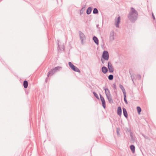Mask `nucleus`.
Instances as JSON below:
<instances>
[{
  "mask_svg": "<svg viewBox=\"0 0 156 156\" xmlns=\"http://www.w3.org/2000/svg\"><path fill=\"white\" fill-rule=\"evenodd\" d=\"M138 13L137 11L133 7L131 8V11L128 16L129 20L132 23H134L137 19Z\"/></svg>",
  "mask_w": 156,
  "mask_h": 156,
  "instance_id": "f257e3e1",
  "label": "nucleus"
},
{
  "mask_svg": "<svg viewBox=\"0 0 156 156\" xmlns=\"http://www.w3.org/2000/svg\"><path fill=\"white\" fill-rule=\"evenodd\" d=\"M69 65L70 67L73 71L76 72H77L79 73H80L81 72L80 70L77 67L74 65L71 62H69Z\"/></svg>",
  "mask_w": 156,
  "mask_h": 156,
  "instance_id": "f03ea898",
  "label": "nucleus"
},
{
  "mask_svg": "<svg viewBox=\"0 0 156 156\" xmlns=\"http://www.w3.org/2000/svg\"><path fill=\"white\" fill-rule=\"evenodd\" d=\"M79 34L81 43L83 44V41L86 39V37L84 34L81 31H79Z\"/></svg>",
  "mask_w": 156,
  "mask_h": 156,
  "instance_id": "7ed1b4c3",
  "label": "nucleus"
},
{
  "mask_svg": "<svg viewBox=\"0 0 156 156\" xmlns=\"http://www.w3.org/2000/svg\"><path fill=\"white\" fill-rule=\"evenodd\" d=\"M102 57L105 60H108L109 58V55L108 52L107 51H104L103 52Z\"/></svg>",
  "mask_w": 156,
  "mask_h": 156,
  "instance_id": "20e7f679",
  "label": "nucleus"
},
{
  "mask_svg": "<svg viewBox=\"0 0 156 156\" xmlns=\"http://www.w3.org/2000/svg\"><path fill=\"white\" fill-rule=\"evenodd\" d=\"M108 67L109 71L110 73H113L114 71V68L113 66L110 62H108Z\"/></svg>",
  "mask_w": 156,
  "mask_h": 156,
  "instance_id": "39448f33",
  "label": "nucleus"
},
{
  "mask_svg": "<svg viewBox=\"0 0 156 156\" xmlns=\"http://www.w3.org/2000/svg\"><path fill=\"white\" fill-rule=\"evenodd\" d=\"M115 25L116 27H119V23L120 22V17L119 16L117 18L115 19Z\"/></svg>",
  "mask_w": 156,
  "mask_h": 156,
  "instance_id": "423d86ee",
  "label": "nucleus"
},
{
  "mask_svg": "<svg viewBox=\"0 0 156 156\" xmlns=\"http://www.w3.org/2000/svg\"><path fill=\"white\" fill-rule=\"evenodd\" d=\"M100 97L101 101L102 103V105L104 108H106V104L105 100L104 97L100 94Z\"/></svg>",
  "mask_w": 156,
  "mask_h": 156,
  "instance_id": "0eeeda50",
  "label": "nucleus"
},
{
  "mask_svg": "<svg viewBox=\"0 0 156 156\" xmlns=\"http://www.w3.org/2000/svg\"><path fill=\"white\" fill-rule=\"evenodd\" d=\"M114 32L112 31L110 32L109 36V41H112L114 40Z\"/></svg>",
  "mask_w": 156,
  "mask_h": 156,
  "instance_id": "6e6552de",
  "label": "nucleus"
},
{
  "mask_svg": "<svg viewBox=\"0 0 156 156\" xmlns=\"http://www.w3.org/2000/svg\"><path fill=\"white\" fill-rule=\"evenodd\" d=\"M103 89L105 90V94L106 96L111 95L110 91L108 88H105V87H104Z\"/></svg>",
  "mask_w": 156,
  "mask_h": 156,
  "instance_id": "1a4fd4ad",
  "label": "nucleus"
},
{
  "mask_svg": "<svg viewBox=\"0 0 156 156\" xmlns=\"http://www.w3.org/2000/svg\"><path fill=\"white\" fill-rule=\"evenodd\" d=\"M108 69L105 66H103L102 67L101 71L104 74H106L108 71Z\"/></svg>",
  "mask_w": 156,
  "mask_h": 156,
  "instance_id": "9d476101",
  "label": "nucleus"
},
{
  "mask_svg": "<svg viewBox=\"0 0 156 156\" xmlns=\"http://www.w3.org/2000/svg\"><path fill=\"white\" fill-rule=\"evenodd\" d=\"M123 112L124 116L126 118L128 117V114L126 109L125 108H123Z\"/></svg>",
  "mask_w": 156,
  "mask_h": 156,
  "instance_id": "9b49d317",
  "label": "nucleus"
},
{
  "mask_svg": "<svg viewBox=\"0 0 156 156\" xmlns=\"http://www.w3.org/2000/svg\"><path fill=\"white\" fill-rule=\"evenodd\" d=\"M93 39L95 43L97 45H98L99 44L98 40L96 37L95 36H94L93 37Z\"/></svg>",
  "mask_w": 156,
  "mask_h": 156,
  "instance_id": "f8f14e48",
  "label": "nucleus"
},
{
  "mask_svg": "<svg viewBox=\"0 0 156 156\" xmlns=\"http://www.w3.org/2000/svg\"><path fill=\"white\" fill-rule=\"evenodd\" d=\"M109 102L111 103H113V100L112 99L111 95H108L107 96H106Z\"/></svg>",
  "mask_w": 156,
  "mask_h": 156,
  "instance_id": "ddd939ff",
  "label": "nucleus"
},
{
  "mask_svg": "<svg viewBox=\"0 0 156 156\" xmlns=\"http://www.w3.org/2000/svg\"><path fill=\"white\" fill-rule=\"evenodd\" d=\"M122 109L120 107H119L117 108V113L118 115L120 116L122 114Z\"/></svg>",
  "mask_w": 156,
  "mask_h": 156,
  "instance_id": "4468645a",
  "label": "nucleus"
},
{
  "mask_svg": "<svg viewBox=\"0 0 156 156\" xmlns=\"http://www.w3.org/2000/svg\"><path fill=\"white\" fill-rule=\"evenodd\" d=\"M119 87L120 88V89H121V90H122L123 94H126V91L125 90V89L124 88V87H123V86L121 84H120L119 85Z\"/></svg>",
  "mask_w": 156,
  "mask_h": 156,
  "instance_id": "2eb2a0df",
  "label": "nucleus"
},
{
  "mask_svg": "<svg viewBox=\"0 0 156 156\" xmlns=\"http://www.w3.org/2000/svg\"><path fill=\"white\" fill-rule=\"evenodd\" d=\"M56 72L59 71L61 69H62V67L61 66H57L53 68Z\"/></svg>",
  "mask_w": 156,
  "mask_h": 156,
  "instance_id": "dca6fc26",
  "label": "nucleus"
},
{
  "mask_svg": "<svg viewBox=\"0 0 156 156\" xmlns=\"http://www.w3.org/2000/svg\"><path fill=\"white\" fill-rule=\"evenodd\" d=\"M92 10V9L91 7H88L86 13L88 15L90 14L91 13Z\"/></svg>",
  "mask_w": 156,
  "mask_h": 156,
  "instance_id": "f3484780",
  "label": "nucleus"
},
{
  "mask_svg": "<svg viewBox=\"0 0 156 156\" xmlns=\"http://www.w3.org/2000/svg\"><path fill=\"white\" fill-rule=\"evenodd\" d=\"M23 85L25 88H26L28 87V82L27 80H24L23 82Z\"/></svg>",
  "mask_w": 156,
  "mask_h": 156,
  "instance_id": "a211bd4d",
  "label": "nucleus"
},
{
  "mask_svg": "<svg viewBox=\"0 0 156 156\" xmlns=\"http://www.w3.org/2000/svg\"><path fill=\"white\" fill-rule=\"evenodd\" d=\"M130 149L133 153H134L135 151V147L134 145H132L130 146Z\"/></svg>",
  "mask_w": 156,
  "mask_h": 156,
  "instance_id": "6ab92c4d",
  "label": "nucleus"
},
{
  "mask_svg": "<svg viewBox=\"0 0 156 156\" xmlns=\"http://www.w3.org/2000/svg\"><path fill=\"white\" fill-rule=\"evenodd\" d=\"M137 110L138 114L140 115V112H141L142 110L140 107L139 106H137L136 107Z\"/></svg>",
  "mask_w": 156,
  "mask_h": 156,
  "instance_id": "aec40b11",
  "label": "nucleus"
},
{
  "mask_svg": "<svg viewBox=\"0 0 156 156\" xmlns=\"http://www.w3.org/2000/svg\"><path fill=\"white\" fill-rule=\"evenodd\" d=\"M54 74L53 73V72L51 71V70L47 74V76L48 77H49V76H51L52 75H53Z\"/></svg>",
  "mask_w": 156,
  "mask_h": 156,
  "instance_id": "412c9836",
  "label": "nucleus"
},
{
  "mask_svg": "<svg viewBox=\"0 0 156 156\" xmlns=\"http://www.w3.org/2000/svg\"><path fill=\"white\" fill-rule=\"evenodd\" d=\"M98 9L96 8H94L93 9V13L94 14H98Z\"/></svg>",
  "mask_w": 156,
  "mask_h": 156,
  "instance_id": "4be33fe9",
  "label": "nucleus"
},
{
  "mask_svg": "<svg viewBox=\"0 0 156 156\" xmlns=\"http://www.w3.org/2000/svg\"><path fill=\"white\" fill-rule=\"evenodd\" d=\"M123 95H124V101L125 103L126 104H128V102H127V100H126V94H124Z\"/></svg>",
  "mask_w": 156,
  "mask_h": 156,
  "instance_id": "5701e85b",
  "label": "nucleus"
},
{
  "mask_svg": "<svg viewBox=\"0 0 156 156\" xmlns=\"http://www.w3.org/2000/svg\"><path fill=\"white\" fill-rule=\"evenodd\" d=\"M114 78V76L113 75L110 74L108 76V79L109 80H112Z\"/></svg>",
  "mask_w": 156,
  "mask_h": 156,
  "instance_id": "b1692460",
  "label": "nucleus"
},
{
  "mask_svg": "<svg viewBox=\"0 0 156 156\" xmlns=\"http://www.w3.org/2000/svg\"><path fill=\"white\" fill-rule=\"evenodd\" d=\"M129 74L131 75V77L132 80V81L133 83H134V75L133 74H131L130 72H129Z\"/></svg>",
  "mask_w": 156,
  "mask_h": 156,
  "instance_id": "393cba45",
  "label": "nucleus"
},
{
  "mask_svg": "<svg viewBox=\"0 0 156 156\" xmlns=\"http://www.w3.org/2000/svg\"><path fill=\"white\" fill-rule=\"evenodd\" d=\"M94 96H95V97L98 99H99V98L98 96V95L95 92H94L93 93Z\"/></svg>",
  "mask_w": 156,
  "mask_h": 156,
  "instance_id": "a878e982",
  "label": "nucleus"
},
{
  "mask_svg": "<svg viewBox=\"0 0 156 156\" xmlns=\"http://www.w3.org/2000/svg\"><path fill=\"white\" fill-rule=\"evenodd\" d=\"M142 135L145 139H147V140L149 139V137L148 136H145V135H144V134H142Z\"/></svg>",
  "mask_w": 156,
  "mask_h": 156,
  "instance_id": "bb28decb",
  "label": "nucleus"
},
{
  "mask_svg": "<svg viewBox=\"0 0 156 156\" xmlns=\"http://www.w3.org/2000/svg\"><path fill=\"white\" fill-rule=\"evenodd\" d=\"M130 136L131 137V139L133 140H134V137L133 135V133L132 132H130Z\"/></svg>",
  "mask_w": 156,
  "mask_h": 156,
  "instance_id": "cd10ccee",
  "label": "nucleus"
},
{
  "mask_svg": "<svg viewBox=\"0 0 156 156\" xmlns=\"http://www.w3.org/2000/svg\"><path fill=\"white\" fill-rule=\"evenodd\" d=\"M113 87L114 90L116 89V86L115 83L113 84Z\"/></svg>",
  "mask_w": 156,
  "mask_h": 156,
  "instance_id": "c85d7f7f",
  "label": "nucleus"
},
{
  "mask_svg": "<svg viewBox=\"0 0 156 156\" xmlns=\"http://www.w3.org/2000/svg\"><path fill=\"white\" fill-rule=\"evenodd\" d=\"M51 70L53 72V73L54 74L55 73H56V72L55 71V70L54 69H51Z\"/></svg>",
  "mask_w": 156,
  "mask_h": 156,
  "instance_id": "c756f323",
  "label": "nucleus"
},
{
  "mask_svg": "<svg viewBox=\"0 0 156 156\" xmlns=\"http://www.w3.org/2000/svg\"><path fill=\"white\" fill-rule=\"evenodd\" d=\"M137 77L139 78V79L140 80V79L141 78V76L140 74H138L137 75Z\"/></svg>",
  "mask_w": 156,
  "mask_h": 156,
  "instance_id": "7c9ffc66",
  "label": "nucleus"
},
{
  "mask_svg": "<svg viewBox=\"0 0 156 156\" xmlns=\"http://www.w3.org/2000/svg\"><path fill=\"white\" fill-rule=\"evenodd\" d=\"M152 17H153V19L154 20H155V16L154 15V14L153 13H152Z\"/></svg>",
  "mask_w": 156,
  "mask_h": 156,
  "instance_id": "2f4dec72",
  "label": "nucleus"
},
{
  "mask_svg": "<svg viewBox=\"0 0 156 156\" xmlns=\"http://www.w3.org/2000/svg\"><path fill=\"white\" fill-rule=\"evenodd\" d=\"M117 133L118 135H119V129H118L117 130Z\"/></svg>",
  "mask_w": 156,
  "mask_h": 156,
  "instance_id": "473e14b6",
  "label": "nucleus"
},
{
  "mask_svg": "<svg viewBox=\"0 0 156 156\" xmlns=\"http://www.w3.org/2000/svg\"><path fill=\"white\" fill-rule=\"evenodd\" d=\"M48 77H48V76H47V77L46 78L45 80V82H47Z\"/></svg>",
  "mask_w": 156,
  "mask_h": 156,
  "instance_id": "72a5a7b5",
  "label": "nucleus"
},
{
  "mask_svg": "<svg viewBox=\"0 0 156 156\" xmlns=\"http://www.w3.org/2000/svg\"><path fill=\"white\" fill-rule=\"evenodd\" d=\"M101 61L103 63H104V62H105V61L104 60H103V59H101Z\"/></svg>",
  "mask_w": 156,
  "mask_h": 156,
  "instance_id": "f704fd0d",
  "label": "nucleus"
}]
</instances>
